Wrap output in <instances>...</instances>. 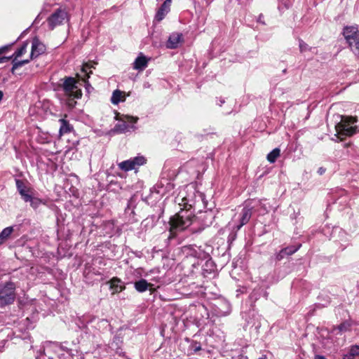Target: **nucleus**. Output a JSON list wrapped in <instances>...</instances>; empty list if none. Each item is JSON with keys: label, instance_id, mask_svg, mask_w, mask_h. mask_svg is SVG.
I'll use <instances>...</instances> for the list:
<instances>
[{"label": "nucleus", "instance_id": "f257e3e1", "mask_svg": "<svg viewBox=\"0 0 359 359\" xmlns=\"http://www.w3.org/2000/svg\"><path fill=\"white\" fill-rule=\"evenodd\" d=\"M83 321L86 323L85 329L87 333L95 336L98 332L107 330L109 323L106 319H100L95 316L84 317Z\"/></svg>", "mask_w": 359, "mask_h": 359}, {"label": "nucleus", "instance_id": "f03ea898", "mask_svg": "<svg viewBox=\"0 0 359 359\" xmlns=\"http://www.w3.org/2000/svg\"><path fill=\"white\" fill-rule=\"evenodd\" d=\"M340 122H338V141H341L344 136H351L356 132V126L353 124L357 122L356 117L341 115Z\"/></svg>", "mask_w": 359, "mask_h": 359}, {"label": "nucleus", "instance_id": "7ed1b4c3", "mask_svg": "<svg viewBox=\"0 0 359 359\" xmlns=\"http://www.w3.org/2000/svg\"><path fill=\"white\" fill-rule=\"evenodd\" d=\"M193 217L187 210H182L170 218V231H182L192 224Z\"/></svg>", "mask_w": 359, "mask_h": 359}, {"label": "nucleus", "instance_id": "20e7f679", "mask_svg": "<svg viewBox=\"0 0 359 359\" xmlns=\"http://www.w3.org/2000/svg\"><path fill=\"white\" fill-rule=\"evenodd\" d=\"M15 299V285L11 281L0 283V304H11Z\"/></svg>", "mask_w": 359, "mask_h": 359}, {"label": "nucleus", "instance_id": "39448f33", "mask_svg": "<svg viewBox=\"0 0 359 359\" xmlns=\"http://www.w3.org/2000/svg\"><path fill=\"white\" fill-rule=\"evenodd\" d=\"M60 86L65 94L72 100L81 98L82 96L81 90L78 88L76 81L73 77H65Z\"/></svg>", "mask_w": 359, "mask_h": 359}, {"label": "nucleus", "instance_id": "423d86ee", "mask_svg": "<svg viewBox=\"0 0 359 359\" xmlns=\"http://www.w3.org/2000/svg\"><path fill=\"white\" fill-rule=\"evenodd\" d=\"M67 20V13L61 8L57 9L47 19L48 27L53 30L57 26L61 25Z\"/></svg>", "mask_w": 359, "mask_h": 359}, {"label": "nucleus", "instance_id": "0eeeda50", "mask_svg": "<svg viewBox=\"0 0 359 359\" xmlns=\"http://www.w3.org/2000/svg\"><path fill=\"white\" fill-rule=\"evenodd\" d=\"M144 163H146L145 158L142 156H138L119 163L118 166L121 170L128 172L136 169L137 167L142 165Z\"/></svg>", "mask_w": 359, "mask_h": 359}, {"label": "nucleus", "instance_id": "6e6552de", "mask_svg": "<svg viewBox=\"0 0 359 359\" xmlns=\"http://www.w3.org/2000/svg\"><path fill=\"white\" fill-rule=\"evenodd\" d=\"M27 43H24L20 48H19L11 56L5 57L0 56V63H4L9 61L12 58L18 59V57H21L27 52ZM8 46H5L0 48V55H1L6 50H8Z\"/></svg>", "mask_w": 359, "mask_h": 359}, {"label": "nucleus", "instance_id": "1a4fd4ad", "mask_svg": "<svg viewBox=\"0 0 359 359\" xmlns=\"http://www.w3.org/2000/svg\"><path fill=\"white\" fill-rule=\"evenodd\" d=\"M46 50L45 46L41 43L38 39H33L32 43V51L30 54L31 59H34L43 53Z\"/></svg>", "mask_w": 359, "mask_h": 359}, {"label": "nucleus", "instance_id": "9d476101", "mask_svg": "<svg viewBox=\"0 0 359 359\" xmlns=\"http://www.w3.org/2000/svg\"><path fill=\"white\" fill-rule=\"evenodd\" d=\"M182 41V34L178 32L172 33L166 43V47L170 49H175L178 47L180 42Z\"/></svg>", "mask_w": 359, "mask_h": 359}, {"label": "nucleus", "instance_id": "9b49d317", "mask_svg": "<svg viewBox=\"0 0 359 359\" xmlns=\"http://www.w3.org/2000/svg\"><path fill=\"white\" fill-rule=\"evenodd\" d=\"M252 208L244 207L241 212L240 224L236 226V229L239 230L243 225L246 224L252 217Z\"/></svg>", "mask_w": 359, "mask_h": 359}, {"label": "nucleus", "instance_id": "f8f14e48", "mask_svg": "<svg viewBox=\"0 0 359 359\" xmlns=\"http://www.w3.org/2000/svg\"><path fill=\"white\" fill-rule=\"evenodd\" d=\"M15 184L22 198L24 201H27L29 199V196L30 195V189L27 187L25 182L19 179L15 180Z\"/></svg>", "mask_w": 359, "mask_h": 359}, {"label": "nucleus", "instance_id": "ddd939ff", "mask_svg": "<svg viewBox=\"0 0 359 359\" xmlns=\"http://www.w3.org/2000/svg\"><path fill=\"white\" fill-rule=\"evenodd\" d=\"M171 1L172 0H165L158 8L155 16V19L157 21H161L165 18L166 14L168 13L170 11Z\"/></svg>", "mask_w": 359, "mask_h": 359}, {"label": "nucleus", "instance_id": "4468645a", "mask_svg": "<svg viewBox=\"0 0 359 359\" xmlns=\"http://www.w3.org/2000/svg\"><path fill=\"white\" fill-rule=\"evenodd\" d=\"M91 67L95 68L93 65H90L88 63H86L83 65L81 69L83 76H80L79 74H77V76L85 83V86L87 90H88V88L91 87L89 82L88 81V79L90 77V74L92 73L91 71L88 72V70Z\"/></svg>", "mask_w": 359, "mask_h": 359}, {"label": "nucleus", "instance_id": "2eb2a0df", "mask_svg": "<svg viewBox=\"0 0 359 359\" xmlns=\"http://www.w3.org/2000/svg\"><path fill=\"white\" fill-rule=\"evenodd\" d=\"M109 283L110 289L112 290L113 294L120 292L126 288L123 282L118 278L114 277L111 279Z\"/></svg>", "mask_w": 359, "mask_h": 359}, {"label": "nucleus", "instance_id": "dca6fc26", "mask_svg": "<svg viewBox=\"0 0 359 359\" xmlns=\"http://www.w3.org/2000/svg\"><path fill=\"white\" fill-rule=\"evenodd\" d=\"M148 60L142 53H140L133 63V69L140 71L144 69L147 67Z\"/></svg>", "mask_w": 359, "mask_h": 359}, {"label": "nucleus", "instance_id": "f3484780", "mask_svg": "<svg viewBox=\"0 0 359 359\" xmlns=\"http://www.w3.org/2000/svg\"><path fill=\"white\" fill-rule=\"evenodd\" d=\"M183 248L184 252H186L188 255L196 258L201 259L203 257V255L204 254L202 250H201V248L194 246H184Z\"/></svg>", "mask_w": 359, "mask_h": 359}, {"label": "nucleus", "instance_id": "a211bd4d", "mask_svg": "<svg viewBox=\"0 0 359 359\" xmlns=\"http://www.w3.org/2000/svg\"><path fill=\"white\" fill-rule=\"evenodd\" d=\"M343 34L347 42L359 36L358 28L353 26L346 27Z\"/></svg>", "mask_w": 359, "mask_h": 359}, {"label": "nucleus", "instance_id": "6ab92c4d", "mask_svg": "<svg viewBox=\"0 0 359 359\" xmlns=\"http://www.w3.org/2000/svg\"><path fill=\"white\" fill-rule=\"evenodd\" d=\"M59 122L60 123L59 130L60 135L69 133L73 130V126L69 123L68 121L64 118H61L59 120Z\"/></svg>", "mask_w": 359, "mask_h": 359}, {"label": "nucleus", "instance_id": "aec40b11", "mask_svg": "<svg viewBox=\"0 0 359 359\" xmlns=\"http://www.w3.org/2000/svg\"><path fill=\"white\" fill-rule=\"evenodd\" d=\"M359 355V346L353 345L351 346L347 352L343 355L344 359H354V358Z\"/></svg>", "mask_w": 359, "mask_h": 359}, {"label": "nucleus", "instance_id": "412c9836", "mask_svg": "<svg viewBox=\"0 0 359 359\" xmlns=\"http://www.w3.org/2000/svg\"><path fill=\"white\" fill-rule=\"evenodd\" d=\"M149 284L144 279H141L135 283V288L139 292H145L149 287Z\"/></svg>", "mask_w": 359, "mask_h": 359}, {"label": "nucleus", "instance_id": "4be33fe9", "mask_svg": "<svg viewBox=\"0 0 359 359\" xmlns=\"http://www.w3.org/2000/svg\"><path fill=\"white\" fill-rule=\"evenodd\" d=\"M348 43L353 53L356 55H359V36L348 41Z\"/></svg>", "mask_w": 359, "mask_h": 359}, {"label": "nucleus", "instance_id": "5701e85b", "mask_svg": "<svg viewBox=\"0 0 359 359\" xmlns=\"http://www.w3.org/2000/svg\"><path fill=\"white\" fill-rule=\"evenodd\" d=\"M353 325V323L351 320H346L338 325V331L341 332L350 331Z\"/></svg>", "mask_w": 359, "mask_h": 359}, {"label": "nucleus", "instance_id": "b1692460", "mask_svg": "<svg viewBox=\"0 0 359 359\" xmlns=\"http://www.w3.org/2000/svg\"><path fill=\"white\" fill-rule=\"evenodd\" d=\"M123 343L122 337L119 335H115L113 338V341L111 342V347L116 350V353L120 354L121 353L118 351L119 349H121V344Z\"/></svg>", "mask_w": 359, "mask_h": 359}, {"label": "nucleus", "instance_id": "393cba45", "mask_svg": "<svg viewBox=\"0 0 359 359\" xmlns=\"http://www.w3.org/2000/svg\"><path fill=\"white\" fill-rule=\"evenodd\" d=\"M130 128H135L133 126H130L126 122L118 123L115 126V130L118 133H126L130 130Z\"/></svg>", "mask_w": 359, "mask_h": 359}, {"label": "nucleus", "instance_id": "a878e982", "mask_svg": "<svg viewBox=\"0 0 359 359\" xmlns=\"http://www.w3.org/2000/svg\"><path fill=\"white\" fill-rule=\"evenodd\" d=\"M200 217L203 219H204V225L205 226H210L213 221L214 216L212 212H205L203 215L200 216Z\"/></svg>", "mask_w": 359, "mask_h": 359}, {"label": "nucleus", "instance_id": "bb28decb", "mask_svg": "<svg viewBox=\"0 0 359 359\" xmlns=\"http://www.w3.org/2000/svg\"><path fill=\"white\" fill-rule=\"evenodd\" d=\"M280 149L275 148L269 154H268L266 158L270 163H273L276 161L277 158L280 156Z\"/></svg>", "mask_w": 359, "mask_h": 359}, {"label": "nucleus", "instance_id": "cd10ccee", "mask_svg": "<svg viewBox=\"0 0 359 359\" xmlns=\"http://www.w3.org/2000/svg\"><path fill=\"white\" fill-rule=\"evenodd\" d=\"M12 63H13V67H12V69H11V72L13 74L15 70L26 64H27L29 60H17V59H15V58H12Z\"/></svg>", "mask_w": 359, "mask_h": 359}, {"label": "nucleus", "instance_id": "c85d7f7f", "mask_svg": "<svg viewBox=\"0 0 359 359\" xmlns=\"http://www.w3.org/2000/svg\"><path fill=\"white\" fill-rule=\"evenodd\" d=\"M12 63H13V67H12V69H11V72L13 74L15 70L26 64H27L29 60H17V59H15V58H12Z\"/></svg>", "mask_w": 359, "mask_h": 359}, {"label": "nucleus", "instance_id": "c756f323", "mask_svg": "<svg viewBox=\"0 0 359 359\" xmlns=\"http://www.w3.org/2000/svg\"><path fill=\"white\" fill-rule=\"evenodd\" d=\"M25 202H29L30 205L34 208L36 209L42 203V201L38 198L33 197L31 194L29 196V199L27 201H24Z\"/></svg>", "mask_w": 359, "mask_h": 359}, {"label": "nucleus", "instance_id": "7c9ffc66", "mask_svg": "<svg viewBox=\"0 0 359 359\" xmlns=\"http://www.w3.org/2000/svg\"><path fill=\"white\" fill-rule=\"evenodd\" d=\"M122 95V92L119 90H116L113 92L112 96L111 97V102L114 104H117L121 101V97Z\"/></svg>", "mask_w": 359, "mask_h": 359}, {"label": "nucleus", "instance_id": "2f4dec72", "mask_svg": "<svg viewBox=\"0 0 359 359\" xmlns=\"http://www.w3.org/2000/svg\"><path fill=\"white\" fill-rule=\"evenodd\" d=\"M301 245V244L297 245H291L283 248V250L286 255L290 256L295 253L300 248Z\"/></svg>", "mask_w": 359, "mask_h": 359}, {"label": "nucleus", "instance_id": "473e14b6", "mask_svg": "<svg viewBox=\"0 0 359 359\" xmlns=\"http://www.w3.org/2000/svg\"><path fill=\"white\" fill-rule=\"evenodd\" d=\"M13 232V226H8L2 230V231L0 233V237H2L4 238V240H7L9 236L11 235V233Z\"/></svg>", "mask_w": 359, "mask_h": 359}, {"label": "nucleus", "instance_id": "72a5a7b5", "mask_svg": "<svg viewBox=\"0 0 359 359\" xmlns=\"http://www.w3.org/2000/svg\"><path fill=\"white\" fill-rule=\"evenodd\" d=\"M299 47L301 53H303L306 50H309L311 49V47L309 46L307 43H306L303 40H299Z\"/></svg>", "mask_w": 359, "mask_h": 359}, {"label": "nucleus", "instance_id": "f704fd0d", "mask_svg": "<svg viewBox=\"0 0 359 359\" xmlns=\"http://www.w3.org/2000/svg\"><path fill=\"white\" fill-rule=\"evenodd\" d=\"M286 254L285 252H284V250L282 249L281 250H280L278 253L276 254L275 255V259L276 261H281L282 259H283L285 257H286Z\"/></svg>", "mask_w": 359, "mask_h": 359}, {"label": "nucleus", "instance_id": "c9c22d12", "mask_svg": "<svg viewBox=\"0 0 359 359\" xmlns=\"http://www.w3.org/2000/svg\"><path fill=\"white\" fill-rule=\"evenodd\" d=\"M134 205H133V201L131 198L130 201L128 202L127 207L125 209V211L126 213H128L130 210H131V213H134Z\"/></svg>", "mask_w": 359, "mask_h": 359}, {"label": "nucleus", "instance_id": "e433bc0d", "mask_svg": "<svg viewBox=\"0 0 359 359\" xmlns=\"http://www.w3.org/2000/svg\"><path fill=\"white\" fill-rule=\"evenodd\" d=\"M184 201H187V202H185L186 204H188L189 203H190V204H189L190 206H192L194 204V201H193V199H189V198H187V197H184Z\"/></svg>", "mask_w": 359, "mask_h": 359}, {"label": "nucleus", "instance_id": "4c0bfd02", "mask_svg": "<svg viewBox=\"0 0 359 359\" xmlns=\"http://www.w3.org/2000/svg\"><path fill=\"white\" fill-rule=\"evenodd\" d=\"M193 348H194V351L195 352H196L197 351L201 350V346L199 344H198L197 343H196L194 345H193Z\"/></svg>", "mask_w": 359, "mask_h": 359}, {"label": "nucleus", "instance_id": "58836bf2", "mask_svg": "<svg viewBox=\"0 0 359 359\" xmlns=\"http://www.w3.org/2000/svg\"><path fill=\"white\" fill-rule=\"evenodd\" d=\"M128 121L130 122V123H135L138 120V118H134V117H128Z\"/></svg>", "mask_w": 359, "mask_h": 359}, {"label": "nucleus", "instance_id": "ea45409f", "mask_svg": "<svg viewBox=\"0 0 359 359\" xmlns=\"http://www.w3.org/2000/svg\"><path fill=\"white\" fill-rule=\"evenodd\" d=\"M325 168H322V167H321V168H320L318 169V173L319 175H323V174H324V173H325Z\"/></svg>", "mask_w": 359, "mask_h": 359}, {"label": "nucleus", "instance_id": "a19ab883", "mask_svg": "<svg viewBox=\"0 0 359 359\" xmlns=\"http://www.w3.org/2000/svg\"><path fill=\"white\" fill-rule=\"evenodd\" d=\"M173 188V184L170 183V182H168L167 183V187H166V189H172Z\"/></svg>", "mask_w": 359, "mask_h": 359}, {"label": "nucleus", "instance_id": "79ce46f5", "mask_svg": "<svg viewBox=\"0 0 359 359\" xmlns=\"http://www.w3.org/2000/svg\"><path fill=\"white\" fill-rule=\"evenodd\" d=\"M315 359H326V358L324 356H323V355H316L315 356Z\"/></svg>", "mask_w": 359, "mask_h": 359}, {"label": "nucleus", "instance_id": "37998d69", "mask_svg": "<svg viewBox=\"0 0 359 359\" xmlns=\"http://www.w3.org/2000/svg\"><path fill=\"white\" fill-rule=\"evenodd\" d=\"M5 241H6V240H4V238H3L2 237H0V245L4 243Z\"/></svg>", "mask_w": 359, "mask_h": 359}, {"label": "nucleus", "instance_id": "c03bdc74", "mask_svg": "<svg viewBox=\"0 0 359 359\" xmlns=\"http://www.w3.org/2000/svg\"><path fill=\"white\" fill-rule=\"evenodd\" d=\"M61 348H62V350H65V351H68V349H67V348H65V347H63V346H61Z\"/></svg>", "mask_w": 359, "mask_h": 359}, {"label": "nucleus", "instance_id": "a18cd8bd", "mask_svg": "<svg viewBox=\"0 0 359 359\" xmlns=\"http://www.w3.org/2000/svg\"><path fill=\"white\" fill-rule=\"evenodd\" d=\"M259 359H266V356H262V357L259 358Z\"/></svg>", "mask_w": 359, "mask_h": 359}, {"label": "nucleus", "instance_id": "49530a36", "mask_svg": "<svg viewBox=\"0 0 359 359\" xmlns=\"http://www.w3.org/2000/svg\"><path fill=\"white\" fill-rule=\"evenodd\" d=\"M350 144H351V142H348L347 144H344V147H347L348 145H350Z\"/></svg>", "mask_w": 359, "mask_h": 359}, {"label": "nucleus", "instance_id": "de8ad7c7", "mask_svg": "<svg viewBox=\"0 0 359 359\" xmlns=\"http://www.w3.org/2000/svg\"><path fill=\"white\" fill-rule=\"evenodd\" d=\"M39 16H38L37 18H36V19H35V22L39 19Z\"/></svg>", "mask_w": 359, "mask_h": 359}]
</instances>
